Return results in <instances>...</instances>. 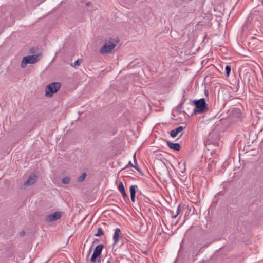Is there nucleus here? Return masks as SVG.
<instances>
[{"mask_svg":"<svg viewBox=\"0 0 263 263\" xmlns=\"http://www.w3.org/2000/svg\"><path fill=\"white\" fill-rule=\"evenodd\" d=\"M193 103L195 106V108L192 115L201 114L208 110V104L206 103L204 98H201L199 100H194Z\"/></svg>","mask_w":263,"mask_h":263,"instance_id":"nucleus-1","label":"nucleus"},{"mask_svg":"<svg viewBox=\"0 0 263 263\" xmlns=\"http://www.w3.org/2000/svg\"><path fill=\"white\" fill-rule=\"evenodd\" d=\"M61 86V83L59 82H52L47 85L45 89V96L48 97H51L54 93L60 89Z\"/></svg>","mask_w":263,"mask_h":263,"instance_id":"nucleus-2","label":"nucleus"},{"mask_svg":"<svg viewBox=\"0 0 263 263\" xmlns=\"http://www.w3.org/2000/svg\"><path fill=\"white\" fill-rule=\"evenodd\" d=\"M112 39H110L107 42H105V44L102 46L100 49V52L101 54H107L110 53L112 50L116 47V44L111 41Z\"/></svg>","mask_w":263,"mask_h":263,"instance_id":"nucleus-3","label":"nucleus"},{"mask_svg":"<svg viewBox=\"0 0 263 263\" xmlns=\"http://www.w3.org/2000/svg\"><path fill=\"white\" fill-rule=\"evenodd\" d=\"M38 57L39 55L37 54L24 57L21 62V67L25 68L26 67L27 64H34L36 63L38 61Z\"/></svg>","mask_w":263,"mask_h":263,"instance_id":"nucleus-4","label":"nucleus"},{"mask_svg":"<svg viewBox=\"0 0 263 263\" xmlns=\"http://www.w3.org/2000/svg\"><path fill=\"white\" fill-rule=\"evenodd\" d=\"M104 245L102 244L99 245L96 247L91 257L92 261L95 260V259H98V258H101L100 255L101 254Z\"/></svg>","mask_w":263,"mask_h":263,"instance_id":"nucleus-5","label":"nucleus"},{"mask_svg":"<svg viewBox=\"0 0 263 263\" xmlns=\"http://www.w3.org/2000/svg\"><path fill=\"white\" fill-rule=\"evenodd\" d=\"M61 216V212L57 211L53 213L47 215L46 218V220L47 222L53 221L60 219Z\"/></svg>","mask_w":263,"mask_h":263,"instance_id":"nucleus-6","label":"nucleus"},{"mask_svg":"<svg viewBox=\"0 0 263 263\" xmlns=\"http://www.w3.org/2000/svg\"><path fill=\"white\" fill-rule=\"evenodd\" d=\"M37 178V177L35 174H31L29 176V177L28 178V179L26 181V182L24 183V185L25 186H30V185H33L36 181Z\"/></svg>","mask_w":263,"mask_h":263,"instance_id":"nucleus-7","label":"nucleus"},{"mask_svg":"<svg viewBox=\"0 0 263 263\" xmlns=\"http://www.w3.org/2000/svg\"><path fill=\"white\" fill-rule=\"evenodd\" d=\"M252 18L255 21H257L260 24L263 23V16L260 14V12L258 11H254L252 13Z\"/></svg>","mask_w":263,"mask_h":263,"instance_id":"nucleus-8","label":"nucleus"},{"mask_svg":"<svg viewBox=\"0 0 263 263\" xmlns=\"http://www.w3.org/2000/svg\"><path fill=\"white\" fill-rule=\"evenodd\" d=\"M219 139V136L218 133L216 132H212L211 133H210L209 135V140H211V143L213 144H217L218 141Z\"/></svg>","mask_w":263,"mask_h":263,"instance_id":"nucleus-9","label":"nucleus"},{"mask_svg":"<svg viewBox=\"0 0 263 263\" xmlns=\"http://www.w3.org/2000/svg\"><path fill=\"white\" fill-rule=\"evenodd\" d=\"M185 127H183L182 126H178L177 128L172 130L170 132V136L172 138H175L178 134L181 132L184 129Z\"/></svg>","mask_w":263,"mask_h":263,"instance_id":"nucleus-10","label":"nucleus"},{"mask_svg":"<svg viewBox=\"0 0 263 263\" xmlns=\"http://www.w3.org/2000/svg\"><path fill=\"white\" fill-rule=\"evenodd\" d=\"M167 145L168 146L172 149L179 151L180 149V145L179 143H172L170 141H167Z\"/></svg>","mask_w":263,"mask_h":263,"instance_id":"nucleus-11","label":"nucleus"},{"mask_svg":"<svg viewBox=\"0 0 263 263\" xmlns=\"http://www.w3.org/2000/svg\"><path fill=\"white\" fill-rule=\"evenodd\" d=\"M121 232V230L119 228H116L115 231V233L113 236V240L114 241V244L117 243L119 240V238L120 237V233Z\"/></svg>","mask_w":263,"mask_h":263,"instance_id":"nucleus-12","label":"nucleus"},{"mask_svg":"<svg viewBox=\"0 0 263 263\" xmlns=\"http://www.w3.org/2000/svg\"><path fill=\"white\" fill-rule=\"evenodd\" d=\"M104 235V232L101 227L97 229V232L94 234V236L96 237H101Z\"/></svg>","mask_w":263,"mask_h":263,"instance_id":"nucleus-13","label":"nucleus"},{"mask_svg":"<svg viewBox=\"0 0 263 263\" xmlns=\"http://www.w3.org/2000/svg\"><path fill=\"white\" fill-rule=\"evenodd\" d=\"M134 163H135V165H134V166H133V167L135 168L136 170H137L139 173H141V169L138 167V164H137V160H136V153L134 154Z\"/></svg>","mask_w":263,"mask_h":263,"instance_id":"nucleus-14","label":"nucleus"},{"mask_svg":"<svg viewBox=\"0 0 263 263\" xmlns=\"http://www.w3.org/2000/svg\"><path fill=\"white\" fill-rule=\"evenodd\" d=\"M70 180H71V178L70 177L66 176V177H64L62 179V182L63 184H67L70 182Z\"/></svg>","mask_w":263,"mask_h":263,"instance_id":"nucleus-15","label":"nucleus"},{"mask_svg":"<svg viewBox=\"0 0 263 263\" xmlns=\"http://www.w3.org/2000/svg\"><path fill=\"white\" fill-rule=\"evenodd\" d=\"M181 211V205L180 204L177 209L176 214L175 215H173L172 216V218L175 219L176 218L179 214L180 213Z\"/></svg>","mask_w":263,"mask_h":263,"instance_id":"nucleus-16","label":"nucleus"},{"mask_svg":"<svg viewBox=\"0 0 263 263\" xmlns=\"http://www.w3.org/2000/svg\"><path fill=\"white\" fill-rule=\"evenodd\" d=\"M86 176H87L86 173H83L80 176H79L78 177V182H83L85 180Z\"/></svg>","mask_w":263,"mask_h":263,"instance_id":"nucleus-17","label":"nucleus"},{"mask_svg":"<svg viewBox=\"0 0 263 263\" xmlns=\"http://www.w3.org/2000/svg\"><path fill=\"white\" fill-rule=\"evenodd\" d=\"M137 188V185H131L129 188V192L130 195H136V189Z\"/></svg>","mask_w":263,"mask_h":263,"instance_id":"nucleus-18","label":"nucleus"},{"mask_svg":"<svg viewBox=\"0 0 263 263\" xmlns=\"http://www.w3.org/2000/svg\"><path fill=\"white\" fill-rule=\"evenodd\" d=\"M118 189L119 190V191L121 193L125 190V188H124V184L123 183H122V182L120 181L118 184Z\"/></svg>","mask_w":263,"mask_h":263,"instance_id":"nucleus-19","label":"nucleus"},{"mask_svg":"<svg viewBox=\"0 0 263 263\" xmlns=\"http://www.w3.org/2000/svg\"><path fill=\"white\" fill-rule=\"evenodd\" d=\"M231 70V66L229 65H227L225 67L226 75L227 76V77H229L230 76Z\"/></svg>","mask_w":263,"mask_h":263,"instance_id":"nucleus-20","label":"nucleus"},{"mask_svg":"<svg viewBox=\"0 0 263 263\" xmlns=\"http://www.w3.org/2000/svg\"><path fill=\"white\" fill-rule=\"evenodd\" d=\"M81 62V60L78 59L76 60L73 63L71 64V66L72 67H75L77 66H79Z\"/></svg>","mask_w":263,"mask_h":263,"instance_id":"nucleus-21","label":"nucleus"},{"mask_svg":"<svg viewBox=\"0 0 263 263\" xmlns=\"http://www.w3.org/2000/svg\"><path fill=\"white\" fill-rule=\"evenodd\" d=\"M90 263H103V259L101 261V258H98V259H95V260L92 261L91 258Z\"/></svg>","mask_w":263,"mask_h":263,"instance_id":"nucleus-22","label":"nucleus"},{"mask_svg":"<svg viewBox=\"0 0 263 263\" xmlns=\"http://www.w3.org/2000/svg\"><path fill=\"white\" fill-rule=\"evenodd\" d=\"M122 193V197L124 199V200L126 201V199L127 198L128 200H129V198L127 195V194L125 192V191L121 192Z\"/></svg>","mask_w":263,"mask_h":263,"instance_id":"nucleus-23","label":"nucleus"},{"mask_svg":"<svg viewBox=\"0 0 263 263\" xmlns=\"http://www.w3.org/2000/svg\"><path fill=\"white\" fill-rule=\"evenodd\" d=\"M135 196L136 195L133 194L130 195L131 200L132 202H134L135 201Z\"/></svg>","mask_w":263,"mask_h":263,"instance_id":"nucleus-24","label":"nucleus"},{"mask_svg":"<svg viewBox=\"0 0 263 263\" xmlns=\"http://www.w3.org/2000/svg\"><path fill=\"white\" fill-rule=\"evenodd\" d=\"M236 87H237V90L238 91L239 89V80H238V81H237V84Z\"/></svg>","mask_w":263,"mask_h":263,"instance_id":"nucleus-25","label":"nucleus"},{"mask_svg":"<svg viewBox=\"0 0 263 263\" xmlns=\"http://www.w3.org/2000/svg\"><path fill=\"white\" fill-rule=\"evenodd\" d=\"M128 166H130L133 167V166H134V165L132 163L131 161H129L128 165L125 167V168H127L128 167Z\"/></svg>","mask_w":263,"mask_h":263,"instance_id":"nucleus-26","label":"nucleus"},{"mask_svg":"<svg viewBox=\"0 0 263 263\" xmlns=\"http://www.w3.org/2000/svg\"><path fill=\"white\" fill-rule=\"evenodd\" d=\"M99 241V239H96L93 241V242L92 244H95V243H98Z\"/></svg>","mask_w":263,"mask_h":263,"instance_id":"nucleus-27","label":"nucleus"},{"mask_svg":"<svg viewBox=\"0 0 263 263\" xmlns=\"http://www.w3.org/2000/svg\"><path fill=\"white\" fill-rule=\"evenodd\" d=\"M90 4H91V2H87V3H86V6H90Z\"/></svg>","mask_w":263,"mask_h":263,"instance_id":"nucleus-28","label":"nucleus"},{"mask_svg":"<svg viewBox=\"0 0 263 263\" xmlns=\"http://www.w3.org/2000/svg\"><path fill=\"white\" fill-rule=\"evenodd\" d=\"M143 253H144V254H146V255H147L148 254V251L146 250V251H142Z\"/></svg>","mask_w":263,"mask_h":263,"instance_id":"nucleus-29","label":"nucleus"},{"mask_svg":"<svg viewBox=\"0 0 263 263\" xmlns=\"http://www.w3.org/2000/svg\"><path fill=\"white\" fill-rule=\"evenodd\" d=\"M205 94L207 96L208 95V91L206 90H205Z\"/></svg>","mask_w":263,"mask_h":263,"instance_id":"nucleus-30","label":"nucleus"},{"mask_svg":"<svg viewBox=\"0 0 263 263\" xmlns=\"http://www.w3.org/2000/svg\"><path fill=\"white\" fill-rule=\"evenodd\" d=\"M33 48H31V49H30V52H31V53H33Z\"/></svg>","mask_w":263,"mask_h":263,"instance_id":"nucleus-31","label":"nucleus"},{"mask_svg":"<svg viewBox=\"0 0 263 263\" xmlns=\"http://www.w3.org/2000/svg\"><path fill=\"white\" fill-rule=\"evenodd\" d=\"M21 234H24L25 233V231H22L21 232Z\"/></svg>","mask_w":263,"mask_h":263,"instance_id":"nucleus-32","label":"nucleus"},{"mask_svg":"<svg viewBox=\"0 0 263 263\" xmlns=\"http://www.w3.org/2000/svg\"><path fill=\"white\" fill-rule=\"evenodd\" d=\"M262 5H263V0L262 1Z\"/></svg>","mask_w":263,"mask_h":263,"instance_id":"nucleus-33","label":"nucleus"}]
</instances>
